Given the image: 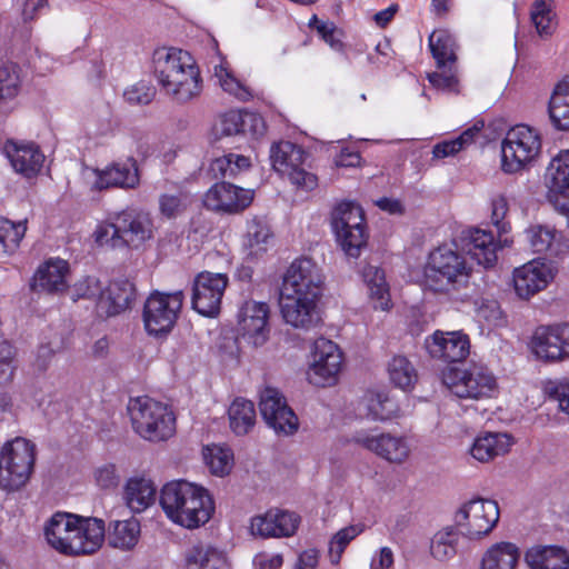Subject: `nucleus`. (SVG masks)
I'll use <instances>...</instances> for the list:
<instances>
[{
    "label": "nucleus",
    "instance_id": "nucleus-1",
    "mask_svg": "<svg viewBox=\"0 0 569 569\" xmlns=\"http://www.w3.org/2000/svg\"><path fill=\"white\" fill-rule=\"evenodd\" d=\"M153 73L162 91L178 103L197 99L203 88L192 56L178 48H158L152 54Z\"/></svg>",
    "mask_w": 569,
    "mask_h": 569
},
{
    "label": "nucleus",
    "instance_id": "nucleus-2",
    "mask_svg": "<svg viewBox=\"0 0 569 569\" xmlns=\"http://www.w3.org/2000/svg\"><path fill=\"white\" fill-rule=\"evenodd\" d=\"M160 505L172 522L187 529L206 525L214 511L208 490L186 480L166 483L160 492Z\"/></svg>",
    "mask_w": 569,
    "mask_h": 569
},
{
    "label": "nucleus",
    "instance_id": "nucleus-3",
    "mask_svg": "<svg viewBox=\"0 0 569 569\" xmlns=\"http://www.w3.org/2000/svg\"><path fill=\"white\" fill-rule=\"evenodd\" d=\"M471 271L461 251L450 244H442L428 254L423 278L430 290L452 295L468 286Z\"/></svg>",
    "mask_w": 569,
    "mask_h": 569
},
{
    "label": "nucleus",
    "instance_id": "nucleus-4",
    "mask_svg": "<svg viewBox=\"0 0 569 569\" xmlns=\"http://www.w3.org/2000/svg\"><path fill=\"white\" fill-rule=\"evenodd\" d=\"M152 233L153 223L149 213L127 208L99 223L93 236L99 246L138 249L152 238Z\"/></svg>",
    "mask_w": 569,
    "mask_h": 569
},
{
    "label": "nucleus",
    "instance_id": "nucleus-5",
    "mask_svg": "<svg viewBox=\"0 0 569 569\" xmlns=\"http://www.w3.org/2000/svg\"><path fill=\"white\" fill-rule=\"evenodd\" d=\"M128 412L133 430L147 441H166L176 432L173 412L167 405L148 396L130 399Z\"/></svg>",
    "mask_w": 569,
    "mask_h": 569
},
{
    "label": "nucleus",
    "instance_id": "nucleus-6",
    "mask_svg": "<svg viewBox=\"0 0 569 569\" xmlns=\"http://www.w3.org/2000/svg\"><path fill=\"white\" fill-rule=\"evenodd\" d=\"M36 446L17 437L7 441L0 450V489L13 492L23 488L33 472Z\"/></svg>",
    "mask_w": 569,
    "mask_h": 569
},
{
    "label": "nucleus",
    "instance_id": "nucleus-7",
    "mask_svg": "<svg viewBox=\"0 0 569 569\" xmlns=\"http://www.w3.org/2000/svg\"><path fill=\"white\" fill-rule=\"evenodd\" d=\"M331 227L346 254L358 258L368 239L362 208L352 201L338 203L331 212Z\"/></svg>",
    "mask_w": 569,
    "mask_h": 569
},
{
    "label": "nucleus",
    "instance_id": "nucleus-8",
    "mask_svg": "<svg viewBox=\"0 0 569 569\" xmlns=\"http://www.w3.org/2000/svg\"><path fill=\"white\" fill-rule=\"evenodd\" d=\"M443 383L453 396L465 400L489 399L498 388L495 375L482 365L450 369L443 375Z\"/></svg>",
    "mask_w": 569,
    "mask_h": 569
},
{
    "label": "nucleus",
    "instance_id": "nucleus-9",
    "mask_svg": "<svg viewBox=\"0 0 569 569\" xmlns=\"http://www.w3.org/2000/svg\"><path fill=\"white\" fill-rule=\"evenodd\" d=\"M541 150L539 132L527 126L511 128L501 142V167L507 173L521 171L533 161Z\"/></svg>",
    "mask_w": 569,
    "mask_h": 569
},
{
    "label": "nucleus",
    "instance_id": "nucleus-10",
    "mask_svg": "<svg viewBox=\"0 0 569 569\" xmlns=\"http://www.w3.org/2000/svg\"><path fill=\"white\" fill-rule=\"evenodd\" d=\"M500 511L495 500L475 498L465 502L455 513V527L469 539L489 535L499 521Z\"/></svg>",
    "mask_w": 569,
    "mask_h": 569
},
{
    "label": "nucleus",
    "instance_id": "nucleus-11",
    "mask_svg": "<svg viewBox=\"0 0 569 569\" xmlns=\"http://www.w3.org/2000/svg\"><path fill=\"white\" fill-rule=\"evenodd\" d=\"M183 299L181 290L171 293L152 292L144 302L142 315L148 335L154 337L168 335L178 319Z\"/></svg>",
    "mask_w": 569,
    "mask_h": 569
},
{
    "label": "nucleus",
    "instance_id": "nucleus-12",
    "mask_svg": "<svg viewBox=\"0 0 569 569\" xmlns=\"http://www.w3.org/2000/svg\"><path fill=\"white\" fill-rule=\"evenodd\" d=\"M306 157V151L290 141H280L270 148L272 168L281 176L288 177L297 188L309 191L317 187L318 179L303 168Z\"/></svg>",
    "mask_w": 569,
    "mask_h": 569
},
{
    "label": "nucleus",
    "instance_id": "nucleus-13",
    "mask_svg": "<svg viewBox=\"0 0 569 569\" xmlns=\"http://www.w3.org/2000/svg\"><path fill=\"white\" fill-rule=\"evenodd\" d=\"M323 284V276L317 263L309 258L296 259L288 267L280 293L319 299Z\"/></svg>",
    "mask_w": 569,
    "mask_h": 569
},
{
    "label": "nucleus",
    "instance_id": "nucleus-14",
    "mask_svg": "<svg viewBox=\"0 0 569 569\" xmlns=\"http://www.w3.org/2000/svg\"><path fill=\"white\" fill-rule=\"evenodd\" d=\"M259 409L268 427L277 435L291 436L297 432L298 418L279 389L264 387L260 391Z\"/></svg>",
    "mask_w": 569,
    "mask_h": 569
},
{
    "label": "nucleus",
    "instance_id": "nucleus-15",
    "mask_svg": "<svg viewBox=\"0 0 569 569\" xmlns=\"http://www.w3.org/2000/svg\"><path fill=\"white\" fill-rule=\"evenodd\" d=\"M342 352L338 345L326 338L313 343L312 361L308 369V380L318 387L331 386L337 381L342 368Z\"/></svg>",
    "mask_w": 569,
    "mask_h": 569
},
{
    "label": "nucleus",
    "instance_id": "nucleus-16",
    "mask_svg": "<svg viewBox=\"0 0 569 569\" xmlns=\"http://www.w3.org/2000/svg\"><path fill=\"white\" fill-rule=\"evenodd\" d=\"M268 303L253 299L244 300L237 312V331L254 347L262 346L269 338Z\"/></svg>",
    "mask_w": 569,
    "mask_h": 569
},
{
    "label": "nucleus",
    "instance_id": "nucleus-17",
    "mask_svg": "<svg viewBox=\"0 0 569 569\" xmlns=\"http://www.w3.org/2000/svg\"><path fill=\"white\" fill-rule=\"evenodd\" d=\"M228 286L226 273L200 272L193 282L192 307L202 316L213 317L220 310L221 299Z\"/></svg>",
    "mask_w": 569,
    "mask_h": 569
},
{
    "label": "nucleus",
    "instance_id": "nucleus-18",
    "mask_svg": "<svg viewBox=\"0 0 569 569\" xmlns=\"http://www.w3.org/2000/svg\"><path fill=\"white\" fill-rule=\"evenodd\" d=\"M555 274L556 269L550 261L531 260L513 270L515 291L519 298L527 300L545 290L553 280Z\"/></svg>",
    "mask_w": 569,
    "mask_h": 569
},
{
    "label": "nucleus",
    "instance_id": "nucleus-19",
    "mask_svg": "<svg viewBox=\"0 0 569 569\" xmlns=\"http://www.w3.org/2000/svg\"><path fill=\"white\" fill-rule=\"evenodd\" d=\"M531 349L537 358L546 361L569 358V323L537 328L531 339Z\"/></svg>",
    "mask_w": 569,
    "mask_h": 569
},
{
    "label": "nucleus",
    "instance_id": "nucleus-20",
    "mask_svg": "<svg viewBox=\"0 0 569 569\" xmlns=\"http://www.w3.org/2000/svg\"><path fill=\"white\" fill-rule=\"evenodd\" d=\"M545 180L549 201L557 210L569 214V150H563L552 158Z\"/></svg>",
    "mask_w": 569,
    "mask_h": 569
},
{
    "label": "nucleus",
    "instance_id": "nucleus-21",
    "mask_svg": "<svg viewBox=\"0 0 569 569\" xmlns=\"http://www.w3.org/2000/svg\"><path fill=\"white\" fill-rule=\"evenodd\" d=\"M300 517L295 512L270 509L263 515L251 518L250 532L260 538L291 537L296 533Z\"/></svg>",
    "mask_w": 569,
    "mask_h": 569
},
{
    "label": "nucleus",
    "instance_id": "nucleus-22",
    "mask_svg": "<svg viewBox=\"0 0 569 569\" xmlns=\"http://www.w3.org/2000/svg\"><path fill=\"white\" fill-rule=\"evenodd\" d=\"M253 200V190L243 189L229 182L213 184L204 194V206L213 211L238 213Z\"/></svg>",
    "mask_w": 569,
    "mask_h": 569
},
{
    "label": "nucleus",
    "instance_id": "nucleus-23",
    "mask_svg": "<svg viewBox=\"0 0 569 569\" xmlns=\"http://www.w3.org/2000/svg\"><path fill=\"white\" fill-rule=\"evenodd\" d=\"M2 150L13 170L24 178H33L41 171L44 154L37 143L9 139Z\"/></svg>",
    "mask_w": 569,
    "mask_h": 569
},
{
    "label": "nucleus",
    "instance_id": "nucleus-24",
    "mask_svg": "<svg viewBox=\"0 0 569 569\" xmlns=\"http://www.w3.org/2000/svg\"><path fill=\"white\" fill-rule=\"evenodd\" d=\"M78 522L71 525L70 542L72 550H66V556L91 555L104 540V522L98 518L78 516Z\"/></svg>",
    "mask_w": 569,
    "mask_h": 569
},
{
    "label": "nucleus",
    "instance_id": "nucleus-25",
    "mask_svg": "<svg viewBox=\"0 0 569 569\" xmlns=\"http://www.w3.org/2000/svg\"><path fill=\"white\" fill-rule=\"evenodd\" d=\"M426 349L432 358L447 362H458L467 358L470 351V341L461 331H436L426 339Z\"/></svg>",
    "mask_w": 569,
    "mask_h": 569
},
{
    "label": "nucleus",
    "instance_id": "nucleus-26",
    "mask_svg": "<svg viewBox=\"0 0 569 569\" xmlns=\"http://www.w3.org/2000/svg\"><path fill=\"white\" fill-rule=\"evenodd\" d=\"M318 299H311L301 296L280 293V312L286 321L297 329H310L319 321L317 310Z\"/></svg>",
    "mask_w": 569,
    "mask_h": 569
},
{
    "label": "nucleus",
    "instance_id": "nucleus-27",
    "mask_svg": "<svg viewBox=\"0 0 569 569\" xmlns=\"http://www.w3.org/2000/svg\"><path fill=\"white\" fill-rule=\"evenodd\" d=\"M357 442L390 462L401 463L410 453L407 440L391 433L358 436Z\"/></svg>",
    "mask_w": 569,
    "mask_h": 569
},
{
    "label": "nucleus",
    "instance_id": "nucleus-28",
    "mask_svg": "<svg viewBox=\"0 0 569 569\" xmlns=\"http://www.w3.org/2000/svg\"><path fill=\"white\" fill-rule=\"evenodd\" d=\"M134 284L128 279H119L103 288L97 302V311L101 316L112 317L127 310L134 299Z\"/></svg>",
    "mask_w": 569,
    "mask_h": 569
},
{
    "label": "nucleus",
    "instance_id": "nucleus-29",
    "mask_svg": "<svg viewBox=\"0 0 569 569\" xmlns=\"http://www.w3.org/2000/svg\"><path fill=\"white\" fill-rule=\"evenodd\" d=\"M69 264L62 259H49L37 269L31 288L37 292L57 293L67 288Z\"/></svg>",
    "mask_w": 569,
    "mask_h": 569
},
{
    "label": "nucleus",
    "instance_id": "nucleus-30",
    "mask_svg": "<svg viewBox=\"0 0 569 569\" xmlns=\"http://www.w3.org/2000/svg\"><path fill=\"white\" fill-rule=\"evenodd\" d=\"M525 237L536 253L561 257L569 252V244L557 230L549 226L535 224L526 229Z\"/></svg>",
    "mask_w": 569,
    "mask_h": 569
},
{
    "label": "nucleus",
    "instance_id": "nucleus-31",
    "mask_svg": "<svg viewBox=\"0 0 569 569\" xmlns=\"http://www.w3.org/2000/svg\"><path fill=\"white\" fill-rule=\"evenodd\" d=\"M509 244L507 238L497 241L491 231L475 229L470 231L466 246L471 258L488 268L496 263L498 249Z\"/></svg>",
    "mask_w": 569,
    "mask_h": 569
},
{
    "label": "nucleus",
    "instance_id": "nucleus-32",
    "mask_svg": "<svg viewBox=\"0 0 569 569\" xmlns=\"http://www.w3.org/2000/svg\"><path fill=\"white\" fill-rule=\"evenodd\" d=\"M139 184L137 162L129 158L126 162H116L98 173L94 187L99 190L110 187L134 189Z\"/></svg>",
    "mask_w": 569,
    "mask_h": 569
},
{
    "label": "nucleus",
    "instance_id": "nucleus-33",
    "mask_svg": "<svg viewBox=\"0 0 569 569\" xmlns=\"http://www.w3.org/2000/svg\"><path fill=\"white\" fill-rule=\"evenodd\" d=\"M186 569H230L227 553L207 542L192 545L184 555Z\"/></svg>",
    "mask_w": 569,
    "mask_h": 569
},
{
    "label": "nucleus",
    "instance_id": "nucleus-34",
    "mask_svg": "<svg viewBox=\"0 0 569 569\" xmlns=\"http://www.w3.org/2000/svg\"><path fill=\"white\" fill-rule=\"evenodd\" d=\"M157 488L146 477H131L123 487L126 506L136 513L148 509L156 500Z\"/></svg>",
    "mask_w": 569,
    "mask_h": 569
},
{
    "label": "nucleus",
    "instance_id": "nucleus-35",
    "mask_svg": "<svg viewBox=\"0 0 569 569\" xmlns=\"http://www.w3.org/2000/svg\"><path fill=\"white\" fill-rule=\"evenodd\" d=\"M529 569H569V553L558 546H533L525 553Z\"/></svg>",
    "mask_w": 569,
    "mask_h": 569
},
{
    "label": "nucleus",
    "instance_id": "nucleus-36",
    "mask_svg": "<svg viewBox=\"0 0 569 569\" xmlns=\"http://www.w3.org/2000/svg\"><path fill=\"white\" fill-rule=\"evenodd\" d=\"M359 410L365 418L385 421L397 416L399 407L388 392L369 390L365 393Z\"/></svg>",
    "mask_w": 569,
    "mask_h": 569
},
{
    "label": "nucleus",
    "instance_id": "nucleus-37",
    "mask_svg": "<svg viewBox=\"0 0 569 569\" xmlns=\"http://www.w3.org/2000/svg\"><path fill=\"white\" fill-rule=\"evenodd\" d=\"M78 516L67 512H56L44 526V536L48 543L58 552L64 555L72 550L70 542L71 525L77 523Z\"/></svg>",
    "mask_w": 569,
    "mask_h": 569
},
{
    "label": "nucleus",
    "instance_id": "nucleus-38",
    "mask_svg": "<svg viewBox=\"0 0 569 569\" xmlns=\"http://www.w3.org/2000/svg\"><path fill=\"white\" fill-rule=\"evenodd\" d=\"M511 445L512 439L509 435L487 432L475 439L470 453L476 460L488 462L498 456L506 455Z\"/></svg>",
    "mask_w": 569,
    "mask_h": 569
},
{
    "label": "nucleus",
    "instance_id": "nucleus-39",
    "mask_svg": "<svg viewBox=\"0 0 569 569\" xmlns=\"http://www.w3.org/2000/svg\"><path fill=\"white\" fill-rule=\"evenodd\" d=\"M519 557L520 551L515 543L497 542L483 552L480 569H515Z\"/></svg>",
    "mask_w": 569,
    "mask_h": 569
},
{
    "label": "nucleus",
    "instance_id": "nucleus-40",
    "mask_svg": "<svg viewBox=\"0 0 569 569\" xmlns=\"http://www.w3.org/2000/svg\"><path fill=\"white\" fill-rule=\"evenodd\" d=\"M362 277L368 286L373 308L382 311L388 310L391 306V300L383 270L369 264L363 268Z\"/></svg>",
    "mask_w": 569,
    "mask_h": 569
},
{
    "label": "nucleus",
    "instance_id": "nucleus-41",
    "mask_svg": "<svg viewBox=\"0 0 569 569\" xmlns=\"http://www.w3.org/2000/svg\"><path fill=\"white\" fill-rule=\"evenodd\" d=\"M549 117L558 130H569V77L555 87L549 100Z\"/></svg>",
    "mask_w": 569,
    "mask_h": 569
},
{
    "label": "nucleus",
    "instance_id": "nucleus-42",
    "mask_svg": "<svg viewBox=\"0 0 569 569\" xmlns=\"http://www.w3.org/2000/svg\"><path fill=\"white\" fill-rule=\"evenodd\" d=\"M230 428L238 435H247L254 426L256 410L253 402L243 398L233 400L228 410Z\"/></svg>",
    "mask_w": 569,
    "mask_h": 569
},
{
    "label": "nucleus",
    "instance_id": "nucleus-43",
    "mask_svg": "<svg viewBox=\"0 0 569 569\" xmlns=\"http://www.w3.org/2000/svg\"><path fill=\"white\" fill-rule=\"evenodd\" d=\"M429 48L439 68L456 61V41L449 31H433L429 37Z\"/></svg>",
    "mask_w": 569,
    "mask_h": 569
},
{
    "label": "nucleus",
    "instance_id": "nucleus-44",
    "mask_svg": "<svg viewBox=\"0 0 569 569\" xmlns=\"http://www.w3.org/2000/svg\"><path fill=\"white\" fill-rule=\"evenodd\" d=\"M388 375L391 383L397 388L408 391L418 380V373L413 365L403 356H395L388 363Z\"/></svg>",
    "mask_w": 569,
    "mask_h": 569
},
{
    "label": "nucleus",
    "instance_id": "nucleus-45",
    "mask_svg": "<svg viewBox=\"0 0 569 569\" xmlns=\"http://www.w3.org/2000/svg\"><path fill=\"white\" fill-rule=\"evenodd\" d=\"M213 76L221 89L237 99L248 101L252 97L249 88L236 78L227 61L221 60L214 64Z\"/></svg>",
    "mask_w": 569,
    "mask_h": 569
},
{
    "label": "nucleus",
    "instance_id": "nucleus-46",
    "mask_svg": "<svg viewBox=\"0 0 569 569\" xmlns=\"http://www.w3.org/2000/svg\"><path fill=\"white\" fill-rule=\"evenodd\" d=\"M552 0H536L530 10L531 21L540 37H550L557 26Z\"/></svg>",
    "mask_w": 569,
    "mask_h": 569
},
{
    "label": "nucleus",
    "instance_id": "nucleus-47",
    "mask_svg": "<svg viewBox=\"0 0 569 569\" xmlns=\"http://www.w3.org/2000/svg\"><path fill=\"white\" fill-rule=\"evenodd\" d=\"M27 231V220L13 222L0 218V257L17 251Z\"/></svg>",
    "mask_w": 569,
    "mask_h": 569
},
{
    "label": "nucleus",
    "instance_id": "nucleus-48",
    "mask_svg": "<svg viewBox=\"0 0 569 569\" xmlns=\"http://www.w3.org/2000/svg\"><path fill=\"white\" fill-rule=\"evenodd\" d=\"M251 167L250 158L228 153L214 159L210 164V172L214 178H234Z\"/></svg>",
    "mask_w": 569,
    "mask_h": 569
},
{
    "label": "nucleus",
    "instance_id": "nucleus-49",
    "mask_svg": "<svg viewBox=\"0 0 569 569\" xmlns=\"http://www.w3.org/2000/svg\"><path fill=\"white\" fill-rule=\"evenodd\" d=\"M139 535L140 523L137 519L116 521L109 536V542L114 548L131 549L138 542Z\"/></svg>",
    "mask_w": 569,
    "mask_h": 569
},
{
    "label": "nucleus",
    "instance_id": "nucleus-50",
    "mask_svg": "<svg viewBox=\"0 0 569 569\" xmlns=\"http://www.w3.org/2000/svg\"><path fill=\"white\" fill-rule=\"evenodd\" d=\"M459 531L455 528H446L438 531L431 539L430 552L439 561L451 559L457 553Z\"/></svg>",
    "mask_w": 569,
    "mask_h": 569
},
{
    "label": "nucleus",
    "instance_id": "nucleus-51",
    "mask_svg": "<svg viewBox=\"0 0 569 569\" xmlns=\"http://www.w3.org/2000/svg\"><path fill=\"white\" fill-rule=\"evenodd\" d=\"M203 459L210 472L219 477L228 475L233 465L232 451L217 445L207 446L203 449Z\"/></svg>",
    "mask_w": 569,
    "mask_h": 569
},
{
    "label": "nucleus",
    "instance_id": "nucleus-52",
    "mask_svg": "<svg viewBox=\"0 0 569 569\" xmlns=\"http://www.w3.org/2000/svg\"><path fill=\"white\" fill-rule=\"evenodd\" d=\"M481 127L482 124L480 127L478 124H473L472 127L465 130L459 137L435 144L432 149L433 158L445 159L447 157L457 154L459 151L473 142L475 137L480 132Z\"/></svg>",
    "mask_w": 569,
    "mask_h": 569
},
{
    "label": "nucleus",
    "instance_id": "nucleus-53",
    "mask_svg": "<svg viewBox=\"0 0 569 569\" xmlns=\"http://www.w3.org/2000/svg\"><path fill=\"white\" fill-rule=\"evenodd\" d=\"M363 530L365 526L361 523L350 525L340 529L331 537L329 541L328 557L332 565L337 566L340 562L346 548Z\"/></svg>",
    "mask_w": 569,
    "mask_h": 569
},
{
    "label": "nucleus",
    "instance_id": "nucleus-54",
    "mask_svg": "<svg viewBox=\"0 0 569 569\" xmlns=\"http://www.w3.org/2000/svg\"><path fill=\"white\" fill-rule=\"evenodd\" d=\"M20 87V68L14 63H6L0 67V101L17 97Z\"/></svg>",
    "mask_w": 569,
    "mask_h": 569
},
{
    "label": "nucleus",
    "instance_id": "nucleus-55",
    "mask_svg": "<svg viewBox=\"0 0 569 569\" xmlns=\"http://www.w3.org/2000/svg\"><path fill=\"white\" fill-rule=\"evenodd\" d=\"M543 392L558 402L559 409L569 415V378L548 380L543 383Z\"/></svg>",
    "mask_w": 569,
    "mask_h": 569
},
{
    "label": "nucleus",
    "instance_id": "nucleus-56",
    "mask_svg": "<svg viewBox=\"0 0 569 569\" xmlns=\"http://www.w3.org/2000/svg\"><path fill=\"white\" fill-rule=\"evenodd\" d=\"M271 238L270 228L266 222L259 219H253L248 223L247 239L248 246L257 251L264 250L263 244Z\"/></svg>",
    "mask_w": 569,
    "mask_h": 569
},
{
    "label": "nucleus",
    "instance_id": "nucleus-57",
    "mask_svg": "<svg viewBox=\"0 0 569 569\" xmlns=\"http://www.w3.org/2000/svg\"><path fill=\"white\" fill-rule=\"evenodd\" d=\"M102 292L101 282L96 277H86L73 286L71 298L73 301L79 299H93L98 301Z\"/></svg>",
    "mask_w": 569,
    "mask_h": 569
},
{
    "label": "nucleus",
    "instance_id": "nucleus-58",
    "mask_svg": "<svg viewBox=\"0 0 569 569\" xmlns=\"http://www.w3.org/2000/svg\"><path fill=\"white\" fill-rule=\"evenodd\" d=\"M154 94V88L146 81H139L123 92L124 99L131 104H148Z\"/></svg>",
    "mask_w": 569,
    "mask_h": 569
},
{
    "label": "nucleus",
    "instance_id": "nucleus-59",
    "mask_svg": "<svg viewBox=\"0 0 569 569\" xmlns=\"http://www.w3.org/2000/svg\"><path fill=\"white\" fill-rule=\"evenodd\" d=\"M243 123L242 114L231 110L221 117L217 131L221 137L237 136L243 131Z\"/></svg>",
    "mask_w": 569,
    "mask_h": 569
},
{
    "label": "nucleus",
    "instance_id": "nucleus-60",
    "mask_svg": "<svg viewBox=\"0 0 569 569\" xmlns=\"http://www.w3.org/2000/svg\"><path fill=\"white\" fill-rule=\"evenodd\" d=\"M13 358V347L7 341L0 342V385L8 383L12 380L16 369Z\"/></svg>",
    "mask_w": 569,
    "mask_h": 569
},
{
    "label": "nucleus",
    "instance_id": "nucleus-61",
    "mask_svg": "<svg viewBox=\"0 0 569 569\" xmlns=\"http://www.w3.org/2000/svg\"><path fill=\"white\" fill-rule=\"evenodd\" d=\"M428 79L437 89L456 93L459 91V80L456 74L451 72V69H449V72H433L429 74Z\"/></svg>",
    "mask_w": 569,
    "mask_h": 569
},
{
    "label": "nucleus",
    "instance_id": "nucleus-62",
    "mask_svg": "<svg viewBox=\"0 0 569 569\" xmlns=\"http://www.w3.org/2000/svg\"><path fill=\"white\" fill-rule=\"evenodd\" d=\"M97 483L104 489L114 488L120 482V476L112 463L104 465L96 470Z\"/></svg>",
    "mask_w": 569,
    "mask_h": 569
},
{
    "label": "nucleus",
    "instance_id": "nucleus-63",
    "mask_svg": "<svg viewBox=\"0 0 569 569\" xmlns=\"http://www.w3.org/2000/svg\"><path fill=\"white\" fill-rule=\"evenodd\" d=\"M508 212V202L506 197L498 194L491 201V221L498 230L506 231L503 219Z\"/></svg>",
    "mask_w": 569,
    "mask_h": 569
},
{
    "label": "nucleus",
    "instance_id": "nucleus-64",
    "mask_svg": "<svg viewBox=\"0 0 569 569\" xmlns=\"http://www.w3.org/2000/svg\"><path fill=\"white\" fill-rule=\"evenodd\" d=\"M395 563L393 552L389 547H382L376 551L370 561V569H392Z\"/></svg>",
    "mask_w": 569,
    "mask_h": 569
}]
</instances>
